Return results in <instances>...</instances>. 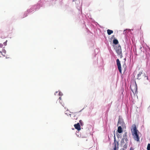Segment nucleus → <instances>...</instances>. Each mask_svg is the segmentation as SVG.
Here are the masks:
<instances>
[{
  "label": "nucleus",
  "mask_w": 150,
  "mask_h": 150,
  "mask_svg": "<svg viewBox=\"0 0 150 150\" xmlns=\"http://www.w3.org/2000/svg\"><path fill=\"white\" fill-rule=\"evenodd\" d=\"M131 131L134 140L137 142H139L140 137L139 134L140 133L137 129L136 126L135 124L132 125Z\"/></svg>",
  "instance_id": "1"
},
{
  "label": "nucleus",
  "mask_w": 150,
  "mask_h": 150,
  "mask_svg": "<svg viewBox=\"0 0 150 150\" xmlns=\"http://www.w3.org/2000/svg\"><path fill=\"white\" fill-rule=\"evenodd\" d=\"M114 49L118 55L122 54L121 47L120 45H117L115 47Z\"/></svg>",
  "instance_id": "2"
},
{
  "label": "nucleus",
  "mask_w": 150,
  "mask_h": 150,
  "mask_svg": "<svg viewBox=\"0 0 150 150\" xmlns=\"http://www.w3.org/2000/svg\"><path fill=\"white\" fill-rule=\"evenodd\" d=\"M130 88L131 90L133 93H136L137 91V85H130Z\"/></svg>",
  "instance_id": "3"
},
{
  "label": "nucleus",
  "mask_w": 150,
  "mask_h": 150,
  "mask_svg": "<svg viewBox=\"0 0 150 150\" xmlns=\"http://www.w3.org/2000/svg\"><path fill=\"white\" fill-rule=\"evenodd\" d=\"M116 64L117 66L119 72L120 73H122L121 66L120 64V62L119 59H117L116 60Z\"/></svg>",
  "instance_id": "4"
},
{
  "label": "nucleus",
  "mask_w": 150,
  "mask_h": 150,
  "mask_svg": "<svg viewBox=\"0 0 150 150\" xmlns=\"http://www.w3.org/2000/svg\"><path fill=\"white\" fill-rule=\"evenodd\" d=\"M35 6H34L33 7H31L30 9L28 10L27 12H26L25 14V17H26L27 16V14L26 13V12H28V13H30L31 12H32L34 11V9L35 8Z\"/></svg>",
  "instance_id": "5"
},
{
  "label": "nucleus",
  "mask_w": 150,
  "mask_h": 150,
  "mask_svg": "<svg viewBox=\"0 0 150 150\" xmlns=\"http://www.w3.org/2000/svg\"><path fill=\"white\" fill-rule=\"evenodd\" d=\"M74 126L75 129L78 130H80L81 129V126L79 123H78L77 124H75Z\"/></svg>",
  "instance_id": "6"
},
{
  "label": "nucleus",
  "mask_w": 150,
  "mask_h": 150,
  "mask_svg": "<svg viewBox=\"0 0 150 150\" xmlns=\"http://www.w3.org/2000/svg\"><path fill=\"white\" fill-rule=\"evenodd\" d=\"M142 74V72H140L137 75V79H140L141 78V76Z\"/></svg>",
  "instance_id": "7"
},
{
  "label": "nucleus",
  "mask_w": 150,
  "mask_h": 150,
  "mask_svg": "<svg viewBox=\"0 0 150 150\" xmlns=\"http://www.w3.org/2000/svg\"><path fill=\"white\" fill-rule=\"evenodd\" d=\"M117 131L118 132L120 133L122 132V128L121 126H119L118 127Z\"/></svg>",
  "instance_id": "8"
},
{
  "label": "nucleus",
  "mask_w": 150,
  "mask_h": 150,
  "mask_svg": "<svg viewBox=\"0 0 150 150\" xmlns=\"http://www.w3.org/2000/svg\"><path fill=\"white\" fill-rule=\"evenodd\" d=\"M107 32L108 34V35H110L113 33V31L112 30H110L109 29H108L107 30Z\"/></svg>",
  "instance_id": "9"
},
{
  "label": "nucleus",
  "mask_w": 150,
  "mask_h": 150,
  "mask_svg": "<svg viewBox=\"0 0 150 150\" xmlns=\"http://www.w3.org/2000/svg\"><path fill=\"white\" fill-rule=\"evenodd\" d=\"M127 133L126 132L125 133V134H123V137L124 139H125V140H127Z\"/></svg>",
  "instance_id": "10"
},
{
  "label": "nucleus",
  "mask_w": 150,
  "mask_h": 150,
  "mask_svg": "<svg viewBox=\"0 0 150 150\" xmlns=\"http://www.w3.org/2000/svg\"><path fill=\"white\" fill-rule=\"evenodd\" d=\"M113 43L115 44H117L118 43V40L117 39H114L113 40Z\"/></svg>",
  "instance_id": "11"
},
{
  "label": "nucleus",
  "mask_w": 150,
  "mask_h": 150,
  "mask_svg": "<svg viewBox=\"0 0 150 150\" xmlns=\"http://www.w3.org/2000/svg\"><path fill=\"white\" fill-rule=\"evenodd\" d=\"M147 150H150V144H148L147 146Z\"/></svg>",
  "instance_id": "12"
},
{
  "label": "nucleus",
  "mask_w": 150,
  "mask_h": 150,
  "mask_svg": "<svg viewBox=\"0 0 150 150\" xmlns=\"http://www.w3.org/2000/svg\"><path fill=\"white\" fill-rule=\"evenodd\" d=\"M2 52L4 53V54H5L6 52V50L4 49H3L2 50Z\"/></svg>",
  "instance_id": "13"
},
{
  "label": "nucleus",
  "mask_w": 150,
  "mask_h": 150,
  "mask_svg": "<svg viewBox=\"0 0 150 150\" xmlns=\"http://www.w3.org/2000/svg\"><path fill=\"white\" fill-rule=\"evenodd\" d=\"M117 149L116 144L115 143L114 145V147L112 150H116Z\"/></svg>",
  "instance_id": "14"
},
{
  "label": "nucleus",
  "mask_w": 150,
  "mask_h": 150,
  "mask_svg": "<svg viewBox=\"0 0 150 150\" xmlns=\"http://www.w3.org/2000/svg\"><path fill=\"white\" fill-rule=\"evenodd\" d=\"M80 124L81 125H83V122H82V121L81 120H79V121Z\"/></svg>",
  "instance_id": "15"
},
{
  "label": "nucleus",
  "mask_w": 150,
  "mask_h": 150,
  "mask_svg": "<svg viewBox=\"0 0 150 150\" xmlns=\"http://www.w3.org/2000/svg\"><path fill=\"white\" fill-rule=\"evenodd\" d=\"M58 95L59 96H61L63 95V94L62 92H59Z\"/></svg>",
  "instance_id": "16"
},
{
  "label": "nucleus",
  "mask_w": 150,
  "mask_h": 150,
  "mask_svg": "<svg viewBox=\"0 0 150 150\" xmlns=\"http://www.w3.org/2000/svg\"><path fill=\"white\" fill-rule=\"evenodd\" d=\"M7 40H6V42H4V45H5V46H6L7 45Z\"/></svg>",
  "instance_id": "17"
},
{
  "label": "nucleus",
  "mask_w": 150,
  "mask_h": 150,
  "mask_svg": "<svg viewBox=\"0 0 150 150\" xmlns=\"http://www.w3.org/2000/svg\"><path fill=\"white\" fill-rule=\"evenodd\" d=\"M3 46V45L2 44H0V47L1 48Z\"/></svg>",
  "instance_id": "18"
},
{
  "label": "nucleus",
  "mask_w": 150,
  "mask_h": 150,
  "mask_svg": "<svg viewBox=\"0 0 150 150\" xmlns=\"http://www.w3.org/2000/svg\"><path fill=\"white\" fill-rule=\"evenodd\" d=\"M82 6V5L81 4V6L80 7L79 10H80V9H81V8Z\"/></svg>",
  "instance_id": "19"
},
{
  "label": "nucleus",
  "mask_w": 150,
  "mask_h": 150,
  "mask_svg": "<svg viewBox=\"0 0 150 150\" xmlns=\"http://www.w3.org/2000/svg\"><path fill=\"white\" fill-rule=\"evenodd\" d=\"M4 56H5V54L4 53H3V52L1 53Z\"/></svg>",
  "instance_id": "20"
},
{
  "label": "nucleus",
  "mask_w": 150,
  "mask_h": 150,
  "mask_svg": "<svg viewBox=\"0 0 150 150\" xmlns=\"http://www.w3.org/2000/svg\"><path fill=\"white\" fill-rule=\"evenodd\" d=\"M57 93H58V92H57V91H56V92H55V93H54V95H56V94Z\"/></svg>",
  "instance_id": "21"
},
{
  "label": "nucleus",
  "mask_w": 150,
  "mask_h": 150,
  "mask_svg": "<svg viewBox=\"0 0 150 150\" xmlns=\"http://www.w3.org/2000/svg\"><path fill=\"white\" fill-rule=\"evenodd\" d=\"M59 99H60V100H61V96L59 97Z\"/></svg>",
  "instance_id": "22"
},
{
  "label": "nucleus",
  "mask_w": 150,
  "mask_h": 150,
  "mask_svg": "<svg viewBox=\"0 0 150 150\" xmlns=\"http://www.w3.org/2000/svg\"><path fill=\"white\" fill-rule=\"evenodd\" d=\"M145 77L146 78V79H147L148 80V78L147 76H145Z\"/></svg>",
  "instance_id": "23"
},
{
  "label": "nucleus",
  "mask_w": 150,
  "mask_h": 150,
  "mask_svg": "<svg viewBox=\"0 0 150 150\" xmlns=\"http://www.w3.org/2000/svg\"><path fill=\"white\" fill-rule=\"evenodd\" d=\"M129 150H133V149H132L131 148H130Z\"/></svg>",
  "instance_id": "24"
},
{
  "label": "nucleus",
  "mask_w": 150,
  "mask_h": 150,
  "mask_svg": "<svg viewBox=\"0 0 150 150\" xmlns=\"http://www.w3.org/2000/svg\"><path fill=\"white\" fill-rule=\"evenodd\" d=\"M126 30H124V32H125V31Z\"/></svg>",
  "instance_id": "25"
},
{
  "label": "nucleus",
  "mask_w": 150,
  "mask_h": 150,
  "mask_svg": "<svg viewBox=\"0 0 150 150\" xmlns=\"http://www.w3.org/2000/svg\"><path fill=\"white\" fill-rule=\"evenodd\" d=\"M1 52L0 51V53H1Z\"/></svg>",
  "instance_id": "26"
},
{
  "label": "nucleus",
  "mask_w": 150,
  "mask_h": 150,
  "mask_svg": "<svg viewBox=\"0 0 150 150\" xmlns=\"http://www.w3.org/2000/svg\"><path fill=\"white\" fill-rule=\"evenodd\" d=\"M76 7H77V8H78V7L77 6H76Z\"/></svg>",
  "instance_id": "27"
},
{
  "label": "nucleus",
  "mask_w": 150,
  "mask_h": 150,
  "mask_svg": "<svg viewBox=\"0 0 150 150\" xmlns=\"http://www.w3.org/2000/svg\"><path fill=\"white\" fill-rule=\"evenodd\" d=\"M74 1V0H73V1Z\"/></svg>",
  "instance_id": "28"
}]
</instances>
